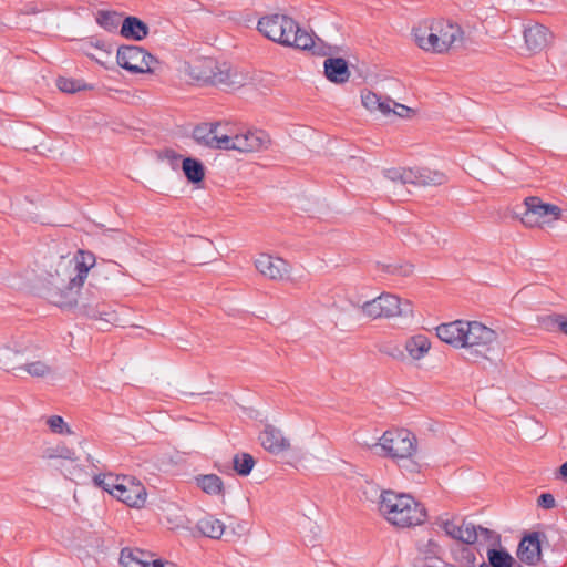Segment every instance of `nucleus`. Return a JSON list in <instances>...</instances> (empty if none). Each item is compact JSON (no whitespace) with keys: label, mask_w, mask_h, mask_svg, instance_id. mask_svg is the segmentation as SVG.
Returning a JSON list of instances; mask_svg holds the SVG:
<instances>
[{"label":"nucleus","mask_w":567,"mask_h":567,"mask_svg":"<svg viewBox=\"0 0 567 567\" xmlns=\"http://www.w3.org/2000/svg\"><path fill=\"white\" fill-rule=\"evenodd\" d=\"M435 330L442 342L480 358H485L498 346V332L476 320H455L442 323Z\"/></svg>","instance_id":"nucleus-1"},{"label":"nucleus","mask_w":567,"mask_h":567,"mask_svg":"<svg viewBox=\"0 0 567 567\" xmlns=\"http://www.w3.org/2000/svg\"><path fill=\"white\" fill-rule=\"evenodd\" d=\"M379 515L398 528H411L425 523L427 512L411 494L383 489L377 503Z\"/></svg>","instance_id":"nucleus-2"},{"label":"nucleus","mask_w":567,"mask_h":567,"mask_svg":"<svg viewBox=\"0 0 567 567\" xmlns=\"http://www.w3.org/2000/svg\"><path fill=\"white\" fill-rule=\"evenodd\" d=\"M381 454L390 458L405 475L419 474L423 464L419 454L417 439L406 429L385 431L377 443Z\"/></svg>","instance_id":"nucleus-3"},{"label":"nucleus","mask_w":567,"mask_h":567,"mask_svg":"<svg viewBox=\"0 0 567 567\" xmlns=\"http://www.w3.org/2000/svg\"><path fill=\"white\" fill-rule=\"evenodd\" d=\"M187 74L202 83L226 89H239L245 85L247 76L227 62L204 59L189 64Z\"/></svg>","instance_id":"nucleus-4"},{"label":"nucleus","mask_w":567,"mask_h":567,"mask_svg":"<svg viewBox=\"0 0 567 567\" xmlns=\"http://www.w3.org/2000/svg\"><path fill=\"white\" fill-rule=\"evenodd\" d=\"M96 486L133 508H142L147 499L145 486L134 476L112 473L93 477Z\"/></svg>","instance_id":"nucleus-5"},{"label":"nucleus","mask_w":567,"mask_h":567,"mask_svg":"<svg viewBox=\"0 0 567 567\" xmlns=\"http://www.w3.org/2000/svg\"><path fill=\"white\" fill-rule=\"evenodd\" d=\"M359 308L364 317L372 320L413 317L412 301L391 292H382Z\"/></svg>","instance_id":"nucleus-6"},{"label":"nucleus","mask_w":567,"mask_h":567,"mask_svg":"<svg viewBox=\"0 0 567 567\" xmlns=\"http://www.w3.org/2000/svg\"><path fill=\"white\" fill-rule=\"evenodd\" d=\"M227 147L225 151L255 153L267 150L270 145L269 135L261 130L238 127L227 124Z\"/></svg>","instance_id":"nucleus-7"},{"label":"nucleus","mask_w":567,"mask_h":567,"mask_svg":"<svg viewBox=\"0 0 567 567\" xmlns=\"http://www.w3.org/2000/svg\"><path fill=\"white\" fill-rule=\"evenodd\" d=\"M257 31L261 35H309L313 32L308 25L286 12H269L257 22Z\"/></svg>","instance_id":"nucleus-8"},{"label":"nucleus","mask_w":567,"mask_h":567,"mask_svg":"<svg viewBox=\"0 0 567 567\" xmlns=\"http://www.w3.org/2000/svg\"><path fill=\"white\" fill-rule=\"evenodd\" d=\"M95 21L105 32L113 33L121 27V35H147L150 28L145 24L144 20L124 13L111 10L101 9L95 13Z\"/></svg>","instance_id":"nucleus-9"},{"label":"nucleus","mask_w":567,"mask_h":567,"mask_svg":"<svg viewBox=\"0 0 567 567\" xmlns=\"http://www.w3.org/2000/svg\"><path fill=\"white\" fill-rule=\"evenodd\" d=\"M361 103L369 113L390 120L394 117L410 120L416 115V110L370 90L361 92Z\"/></svg>","instance_id":"nucleus-10"},{"label":"nucleus","mask_w":567,"mask_h":567,"mask_svg":"<svg viewBox=\"0 0 567 567\" xmlns=\"http://www.w3.org/2000/svg\"><path fill=\"white\" fill-rule=\"evenodd\" d=\"M385 177L402 185L439 186L447 181L446 174L430 167H398L385 172Z\"/></svg>","instance_id":"nucleus-11"},{"label":"nucleus","mask_w":567,"mask_h":567,"mask_svg":"<svg viewBox=\"0 0 567 567\" xmlns=\"http://www.w3.org/2000/svg\"><path fill=\"white\" fill-rule=\"evenodd\" d=\"M49 298L60 308L71 306V259L61 255L55 262L54 272L49 271Z\"/></svg>","instance_id":"nucleus-12"},{"label":"nucleus","mask_w":567,"mask_h":567,"mask_svg":"<svg viewBox=\"0 0 567 567\" xmlns=\"http://www.w3.org/2000/svg\"><path fill=\"white\" fill-rule=\"evenodd\" d=\"M524 204L526 210L520 220L527 228H550L563 217L559 206L544 203L538 197H527Z\"/></svg>","instance_id":"nucleus-13"},{"label":"nucleus","mask_w":567,"mask_h":567,"mask_svg":"<svg viewBox=\"0 0 567 567\" xmlns=\"http://www.w3.org/2000/svg\"><path fill=\"white\" fill-rule=\"evenodd\" d=\"M276 43L306 52L310 56L337 55L343 52L338 45L328 44L323 38H271Z\"/></svg>","instance_id":"nucleus-14"},{"label":"nucleus","mask_w":567,"mask_h":567,"mask_svg":"<svg viewBox=\"0 0 567 567\" xmlns=\"http://www.w3.org/2000/svg\"><path fill=\"white\" fill-rule=\"evenodd\" d=\"M415 45L432 54H454L473 49V38H413Z\"/></svg>","instance_id":"nucleus-15"},{"label":"nucleus","mask_w":567,"mask_h":567,"mask_svg":"<svg viewBox=\"0 0 567 567\" xmlns=\"http://www.w3.org/2000/svg\"><path fill=\"white\" fill-rule=\"evenodd\" d=\"M153 56L136 45H123L117 50V63L121 68L133 73L151 71Z\"/></svg>","instance_id":"nucleus-16"},{"label":"nucleus","mask_w":567,"mask_h":567,"mask_svg":"<svg viewBox=\"0 0 567 567\" xmlns=\"http://www.w3.org/2000/svg\"><path fill=\"white\" fill-rule=\"evenodd\" d=\"M254 265L262 277L274 281L286 280L291 272V266L287 260L266 252L257 255Z\"/></svg>","instance_id":"nucleus-17"},{"label":"nucleus","mask_w":567,"mask_h":567,"mask_svg":"<svg viewBox=\"0 0 567 567\" xmlns=\"http://www.w3.org/2000/svg\"><path fill=\"white\" fill-rule=\"evenodd\" d=\"M432 351V340L424 333H414L403 342L401 359L410 364L419 365Z\"/></svg>","instance_id":"nucleus-18"},{"label":"nucleus","mask_w":567,"mask_h":567,"mask_svg":"<svg viewBox=\"0 0 567 567\" xmlns=\"http://www.w3.org/2000/svg\"><path fill=\"white\" fill-rule=\"evenodd\" d=\"M195 141L210 148L226 150L227 147V124H202L193 132Z\"/></svg>","instance_id":"nucleus-19"},{"label":"nucleus","mask_w":567,"mask_h":567,"mask_svg":"<svg viewBox=\"0 0 567 567\" xmlns=\"http://www.w3.org/2000/svg\"><path fill=\"white\" fill-rule=\"evenodd\" d=\"M120 563L123 567H178L172 561L155 559L153 554L137 548L123 549Z\"/></svg>","instance_id":"nucleus-20"},{"label":"nucleus","mask_w":567,"mask_h":567,"mask_svg":"<svg viewBox=\"0 0 567 567\" xmlns=\"http://www.w3.org/2000/svg\"><path fill=\"white\" fill-rule=\"evenodd\" d=\"M414 35H456L465 33L457 23L446 19H425L413 29Z\"/></svg>","instance_id":"nucleus-21"},{"label":"nucleus","mask_w":567,"mask_h":567,"mask_svg":"<svg viewBox=\"0 0 567 567\" xmlns=\"http://www.w3.org/2000/svg\"><path fill=\"white\" fill-rule=\"evenodd\" d=\"M437 525L453 539L461 540L466 544H474L477 539L476 529L471 524H458L453 517L441 516Z\"/></svg>","instance_id":"nucleus-22"},{"label":"nucleus","mask_w":567,"mask_h":567,"mask_svg":"<svg viewBox=\"0 0 567 567\" xmlns=\"http://www.w3.org/2000/svg\"><path fill=\"white\" fill-rule=\"evenodd\" d=\"M261 446L271 454L278 455L289 451L290 440L284 435L281 430L266 425L259 435Z\"/></svg>","instance_id":"nucleus-23"},{"label":"nucleus","mask_w":567,"mask_h":567,"mask_svg":"<svg viewBox=\"0 0 567 567\" xmlns=\"http://www.w3.org/2000/svg\"><path fill=\"white\" fill-rule=\"evenodd\" d=\"M75 276H73V287L81 288L84 286L89 272L96 265V257L92 251L78 249L73 256Z\"/></svg>","instance_id":"nucleus-24"},{"label":"nucleus","mask_w":567,"mask_h":567,"mask_svg":"<svg viewBox=\"0 0 567 567\" xmlns=\"http://www.w3.org/2000/svg\"><path fill=\"white\" fill-rule=\"evenodd\" d=\"M441 554L442 549L439 544L433 539H427L417 547L415 565L416 567H441V564L444 563Z\"/></svg>","instance_id":"nucleus-25"},{"label":"nucleus","mask_w":567,"mask_h":567,"mask_svg":"<svg viewBox=\"0 0 567 567\" xmlns=\"http://www.w3.org/2000/svg\"><path fill=\"white\" fill-rule=\"evenodd\" d=\"M89 447L90 444L86 441H81L78 451L73 452V463L76 462L73 470H76V477L82 481L92 476L95 468Z\"/></svg>","instance_id":"nucleus-26"},{"label":"nucleus","mask_w":567,"mask_h":567,"mask_svg":"<svg viewBox=\"0 0 567 567\" xmlns=\"http://www.w3.org/2000/svg\"><path fill=\"white\" fill-rule=\"evenodd\" d=\"M194 484L203 493L210 497L224 498L226 494L225 483L217 474H199L194 477Z\"/></svg>","instance_id":"nucleus-27"},{"label":"nucleus","mask_w":567,"mask_h":567,"mask_svg":"<svg viewBox=\"0 0 567 567\" xmlns=\"http://www.w3.org/2000/svg\"><path fill=\"white\" fill-rule=\"evenodd\" d=\"M326 58L323 66L327 79L337 84L346 83L350 78L347 62L334 55H326Z\"/></svg>","instance_id":"nucleus-28"},{"label":"nucleus","mask_w":567,"mask_h":567,"mask_svg":"<svg viewBox=\"0 0 567 567\" xmlns=\"http://www.w3.org/2000/svg\"><path fill=\"white\" fill-rule=\"evenodd\" d=\"M517 557L527 565H536L540 560V543L538 536L524 537L517 549Z\"/></svg>","instance_id":"nucleus-29"},{"label":"nucleus","mask_w":567,"mask_h":567,"mask_svg":"<svg viewBox=\"0 0 567 567\" xmlns=\"http://www.w3.org/2000/svg\"><path fill=\"white\" fill-rule=\"evenodd\" d=\"M11 344H0V368L6 371L17 370L22 368L21 355L23 349L17 348V342Z\"/></svg>","instance_id":"nucleus-30"},{"label":"nucleus","mask_w":567,"mask_h":567,"mask_svg":"<svg viewBox=\"0 0 567 567\" xmlns=\"http://www.w3.org/2000/svg\"><path fill=\"white\" fill-rule=\"evenodd\" d=\"M41 457L43 460L53 461V465L61 470L58 465L69 463L71 461V449L65 442H56L45 446L42 451ZM63 473V471L61 470Z\"/></svg>","instance_id":"nucleus-31"},{"label":"nucleus","mask_w":567,"mask_h":567,"mask_svg":"<svg viewBox=\"0 0 567 567\" xmlns=\"http://www.w3.org/2000/svg\"><path fill=\"white\" fill-rule=\"evenodd\" d=\"M512 40L509 47L524 56L536 54L546 47L545 38H512Z\"/></svg>","instance_id":"nucleus-32"},{"label":"nucleus","mask_w":567,"mask_h":567,"mask_svg":"<svg viewBox=\"0 0 567 567\" xmlns=\"http://www.w3.org/2000/svg\"><path fill=\"white\" fill-rule=\"evenodd\" d=\"M196 527L202 535L214 539H219L225 532V524L210 515L199 519Z\"/></svg>","instance_id":"nucleus-33"},{"label":"nucleus","mask_w":567,"mask_h":567,"mask_svg":"<svg viewBox=\"0 0 567 567\" xmlns=\"http://www.w3.org/2000/svg\"><path fill=\"white\" fill-rule=\"evenodd\" d=\"M182 169L187 181L192 184H198L203 182L205 177V167L198 159L184 157L182 161Z\"/></svg>","instance_id":"nucleus-34"},{"label":"nucleus","mask_w":567,"mask_h":567,"mask_svg":"<svg viewBox=\"0 0 567 567\" xmlns=\"http://www.w3.org/2000/svg\"><path fill=\"white\" fill-rule=\"evenodd\" d=\"M233 464L238 475L247 476L255 466V460L250 454L243 453L234 456Z\"/></svg>","instance_id":"nucleus-35"},{"label":"nucleus","mask_w":567,"mask_h":567,"mask_svg":"<svg viewBox=\"0 0 567 567\" xmlns=\"http://www.w3.org/2000/svg\"><path fill=\"white\" fill-rule=\"evenodd\" d=\"M487 558L492 567H512L513 557L504 549H488Z\"/></svg>","instance_id":"nucleus-36"},{"label":"nucleus","mask_w":567,"mask_h":567,"mask_svg":"<svg viewBox=\"0 0 567 567\" xmlns=\"http://www.w3.org/2000/svg\"><path fill=\"white\" fill-rule=\"evenodd\" d=\"M45 424L53 434H69L71 429L64 419L60 415H51L45 419Z\"/></svg>","instance_id":"nucleus-37"},{"label":"nucleus","mask_w":567,"mask_h":567,"mask_svg":"<svg viewBox=\"0 0 567 567\" xmlns=\"http://www.w3.org/2000/svg\"><path fill=\"white\" fill-rule=\"evenodd\" d=\"M92 317L112 326H117L122 322L117 311L111 307L96 311Z\"/></svg>","instance_id":"nucleus-38"},{"label":"nucleus","mask_w":567,"mask_h":567,"mask_svg":"<svg viewBox=\"0 0 567 567\" xmlns=\"http://www.w3.org/2000/svg\"><path fill=\"white\" fill-rule=\"evenodd\" d=\"M21 369L27 371L31 377H35V378H43L51 372L50 367L42 361H34V362H30V363L22 362Z\"/></svg>","instance_id":"nucleus-39"},{"label":"nucleus","mask_w":567,"mask_h":567,"mask_svg":"<svg viewBox=\"0 0 567 567\" xmlns=\"http://www.w3.org/2000/svg\"><path fill=\"white\" fill-rule=\"evenodd\" d=\"M519 32L522 35H545L549 32V30L544 24L528 20L522 23Z\"/></svg>","instance_id":"nucleus-40"},{"label":"nucleus","mask_w":567,"mask_h":567,"mask_svg":"<svg viewBox=\"0 0 567 567\" xmlns=\"http://www.w3.org/2000/svg\"><path fill=\"white\" fill-rule=\"evenodd\" d=\"M383 270L390 275L409 277L413 274L414 267L408 262H395L384 266Z\"/></svg>","instance_id":"nucleus-41"},{"label":"nucleus","mask_w":567,"mask_h":567,"mask_svg":"<svg viewBox=\"0 0 567 567\" xmlns=\"http://www.w3.org/2000/svg\"><path fill=\"white\" fill-rule=\"evenodd\" d=\"M559 316L558 313L539 316L537 322L544 330L555 332L558 328Z\"/></svg>","instance_id":"nucleus-42"},{"label":"nucleus","mask_w":567,"mask_h":567,"mask_svg":"<svg viewBox=\"0 0 567 567\" xmlns=\"http://www.w3.org/2000/svg\"><path fill=\"white\" fill-rule=\"evenodd\" d=\"M159 158L162 161L167 162V164L174 169L177 168L179 164L182 165L183 161V156L173 148H165L164 151H162L159 154Z\"/></svg>","instance_id":"nucleus-43"},{"label":"nucleus","mask_w":567,"mask_h":567,"mask_svg":"<svg viewBox=\"0 0 567 567\" xmlns=\"http://www.w3.org/2000/svg\"><path fill=\"white\" fill-rule=\"evenodd\" d=\"M150 28L148 33H165L168 31V21L164 18L152 19L150 22L144 21Z\"/></svg>","instance_id":"nucleus-44"},{"label":"nucleus","mask_w":567,"mask_h":567,"mask_svg":"<svg viewBox=\"0 0 567 567\" xmlns=\"http://www.w3.org/2000/svg\"><path fill=\"white\" fill-rule=\"evenodd\" d=\"M361 489L367 501H379V495L381 492L379 491V486L377 484L367 481L365 484L361 487Z\"/></svg>","instance_id":"nucleus-45"},{"label":"nucleus","mask_w":567,"mask_h":567,"mask_svg":"<svg viewBox=\"0 0 567 567\" xmlns=\"http://www.w3.org/2000/svg\"><path fill=\"white\" fill-rule=\"evenodd\" d=\"M537 504H538V506H540L543 508L550 509V508L555 507L556 502L551 494L544 493L538 497Z\"/></svg>","instance_id":"nucleus-46"},{"label":"nucleus","mask_w":567,"mask_h":567,"mask_svg":"<svg viewBox=\"0 0 567 567\" xmlns=\"http://www.w3.org/2000/svg\"><path fill=\"white\" fill-rule=\"evenodd\" d=\"M56 86L61 92L71 93V80L66 78H59L56 80Z\"/></svg>","instance_id":"nucleus-47"},{"label":"nucleus","mask_w":567,"mask_h":567,"mask_svg":"<svg viewBox=\"0 0 567 567\" xmlns=\"http://www.w3.org/2000/svg\"><path fill=\"white\" fill-rule=\"evenodd\" d=\"M558 328L557 331H560L565 334H567V316L560 315L558 319Z\"/></svg>","instance_id":"nucleus-48"},{"label":"nucleus","mask_w":567,"mask_h":567,"mask_svg":"<svg viewBox=\"0 0 567 567\" xmlns=\"http://www.w3.org/2000/svg\"><path fill=\"white\" fill-rule=\"evenodd\" d=\"M559 472L561 476L567 478V461L560 466Z\"/></svg>","instance_id":"nucleus-49"},{"label":"nucleus","mask_w":567,"mask_h":567,"mask_svg":"<svg viewBox=\"0 0 567 567\" xmlns=\"http://www.w3.org/2000/svg\"><path fill=\"white\" fill-rule=\"evenodd\" d=\"M83 89H84V86L75 85V83L73 82V87H72L73 92L80 91V90H83Z\"/></svg>","instance_id":"nucleus-50"},{"label":"nucleus","mask_w":567,"mask_h":567,"mask_svg":"<svg viewBox=\"0 0 567 567\" xmlns=\"http://www.w3.org/2000/svg\"><path fill=\"white\" fill-rule=\"evenodd\" d=\"M0 32H3V23L0 22Z\"/></svg>","instance_id":"nucleus-51"},{"label":"nucleus","mask_w":567,"mask_h":567,"mask_svg":"<svg viewBox=\"0 0 567 567\" xmlns=\"http://www.w3.org/2000/svg\"><path fill=\"white\" fill-rule=\"evenodd\" d=\"M441 567H446V564H445V563H442V564H441Z\"/></svg>","instance_id":"nucleus-52"},{"label":"nucleus","mask_w":567,"mask_h":567,"mask_svg":"<svg viewBox=\"0 0 567 567\" xmlns=\"http://www.w3.org/2000/svg\"><path fill=\"white\" fill-rule=\"evenodd\" d=\"M481 567H489V566L482 565Z\"/></svg>","instance_id":"nucleus-53"}]
</instances>
